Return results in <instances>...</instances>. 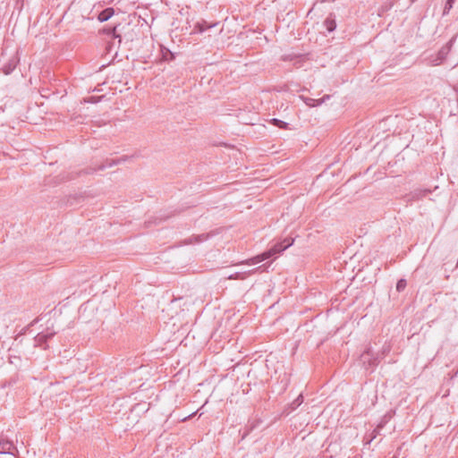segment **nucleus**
<instances>
[{
    "label": "nucleus",
    "instance_id": "16",
    "mask_svg": "<svg viewBox=\"0 0 458 458\" xmlns=\"http://www.w3.org/2000/svg\"><path fill=\"white\" fill-rule=\"evenodd\" d=\"M303 402V396L301 394H300L292 403H291V406H292V409L294 410L296 409L297 407H299Z\"/></svg>",
    "mask_w": 458,
    "mask_h": 458
},
{
    "label": "nucleus",
    "instance_id": "24",
    "mask_svg": "<svg viewBox=\"0 0 458 458\" xmlns=\"http://www.w3.org/2000/svg\"><path fill=\"white\" fill-rule=\"evenodd\" d=\"M392 458H396L395 456L392 457Z\"/></svg>",
    "mask_w": 458,
    "mask_h": 458
},
{
    "label": "nucleus",
    "instance_id": "15",
    "mask_svg": "<svg viewBox=\"0 0 458 458\" xmlns=\"http://www.w3.org/2000/svg\"><path fill=\"white\" fill-rule=\"evenodd\" d=\"M406 285H407L406 280L403 278H401L397 281L396 290L398 292H402L405 289Z\"/></svg>",
    "mask_w": 458,
    "mask_h": 458
},
{
    "label": "nucleus",
    "instance_id": "4",
    "mask_svg": "<svg viewBox=\"0 0 458 458\" xmlns=\"http://www.w3.org/2000/svg\"><path fill=\"white\" fill-rule=\"evenodd\" d=\"M0 454L18 456L19 452L14 444L8 439H0Z\"/></svg>",
    "mask_w": 458,
    "mask_h": 458
},
{
    "label": "nucleus",
    "instance_id": "5",
    "mask_svg": "<svg viewBox=\"0 0 458 458\" xmlns=\"http://www.w3.org/2000/svg\"><path fill=\"white\" fill-rule=\"evenodd\" d=\"M360 360L364 365L369 367H376L378 364V358H374V352L368 348L361 355Z\"/></svg>",
    "mask_w": 458,
    "mask_h": 458
},
{
    "label": "nucleus",
    "instance_id": "11",
    "mask_svg": "<svg viewBox=\"0 0 458 458\" xmlns=\"http://www.w3.org/2000/svg\"><path fill=\"white\" fill-rule=\"evenodd\" d=\"M161 54H162V58L165 61H172L174 59V54L172 53L168 48H166L165 47H161Z\"/></svg>",
    "mask_w": 458,
    "mask_h": 458
},
{
    "label": "nucleus",
    "instance_id": "19",
    "mask_svg": "<svg viewBox=\"0 0 458 458\" xmlns=\"http://www.w3.org/2000/svg\"><path fill=\"white\" fill-rule=\"evenodd\" d=\"M305 103L308 105V106H315L318 104H320V102H318V100L316 99H313V98H307L305 100Z\"/></svg>",
    "mask_w": 458,
    "mask_h": 458
},
{
    "label": "nucleus",
    "instance_id": "9",
    "mask_svg": "<svg viewBox=\"0 0 458 458\" xmlns=\"http://www.w3.org/2000/svg\"><path fill=\"white\" fill-rule=\"evenodd\" d=\"M453 40L454 38H452L449 42L441 47V49L438 51V59L444 60L446 57L451 50Z\"/></svg>",
    "mask_w": 458,
    "mask_h": 458
},
{
    "label": "nucleus",
    "instance_id": "10",
    "mask_svg": "<svg viewBox=\"0 0 458 458\" xmlns=\"http://www.w3.org/2000/svg\"><path fill=\"white\" fill-rule=\"evenodd\" d=\"M103 31L105 34H106L108 36H112L113 38H117L119 43L122 42L121 35L116 33V26L112 27V28H106L103 30Z\"/></svg>",
    "mask_w": 458,
    "mask_h": 458
},
{
    "label": "nucleus",
    "instance_id": "21",
    "mask_svg": "<svg viewBox=\"0 0 458 458\" xmlns=\"http://www.w3.org/2000/svg\"><path fill=\"white\" fill-rule=\"evenodd\" d=\"M374 358H378V362L380 361V360L383 359V358L380 357V352H377V353H374Z\"/></svg>",
    "mask_w": 458,
    "mask_h": 458
},
{
    "label": "nucleus",
    "instance_id": "8",
    "mask_svg": "<svg viewBox=\"0 0 458 458\" xmlns=\"http://www.w3.org/2000/svg\"><path fill=\"white\" fill-rule=\"evenodd\" d=\"M34 342L36 346H39L44 350L47 349L48 347L47 344L46 335L41 332L35 336Z\"/></svg>",
    "mask_w": 458,
    "mask_h": 458
},
{
    "label": "nucleus",
    "instance_id": "6",
    "mask_svg": "<svg viewBox=\"0 0 458 458\" xmlns=\"http://www.w3.org/2000/svg\"><path fill=\"white\" fill-rule=\"evenodd\" d=\"M18 64V58L16 56H13L8 60L7 63L4 64L2 67V71L5 75H9L16 67Z\"/></svg>",
    "mask_w": 458,
    "mask_h": 458
},
{
    "label": "nucleus",
    "instance_id": "3",
    "mask_svg": "<svg viewBox=\"0 0 458 458\" xmlns=\"http://www.w3.org/2000/svg\"><path fill=\"white\" fill-rule=\"evenodd\" d=\"M217 233L216 231H211L207 233H200L198 235H191L184 240H182L180 244L181 245H191V244H199L201 242H204L216 235Z\"/></svg>",
    "mask_w": 458,
    "mask_h": 458
},
{
    "label": "nucleus",
    "instance_id": "1",
    "mask_svg": "<svg viewBox=\"0 0 458 458\" xmlns=\"http://www.w3.org/2000/svg\"><path fill=\"white\" fill-rule=\"evenodd\" d=\"M293 242L294 240L293 238H285L282 242L275 243L270 249L263 253L246 260L245 263L248 265H255L265 259H270L292 246Z\"/></svg>",
    "mask_w": 458,
    "mask_h": 458
},
{
    "label": "nucleus",
    "instance_id": "12",
    "mask_svg": "<svg viewBox=\"0 0 458 458\" xmlns=\"http://www.w3.org/2000/svg\"><path fill=\"white\" fill-rule=\"evenodd\" d=\"M324 25L328 32L334 31L336 28L335 21L330 17H327L325 20Z\"/></svg>",
    "mask_w": 458,
    "mask_h": 458
},
{
    "label": "nucleus",
    "instance_id": "2",
    "mask_svg": "<svg viewBox=\"0 0 458 458\" xmlns=\"http://www.w3.org/2000/svg\"><path fill=\"white\" fill-rule=\"evenodd\" d=\"M120 162H121L120 159H118V160H112L110 162L107 161L106 164H102V165H98L97 168L89 167V168H87V169L72 172L69 174H67L66 176H64L63 180H73V179L79 177L81 174H94L97 171H102L106 167H111V166H113L114 165H117Z\"/></svg>",
    "mask_w": 458,
    "mask_h": 458
},
{
    "label": "nucleus",
    "instance_id": "18",
    "mask_svg": "<svg viewBox=\"0 0 458 458\" xmlns=\"http://www.w3.org/2000/svg\"><path fill=\"white\" fill-rule=\"evenodd\" d=\"M391 350V347L389 344H385L382 347V350L380 351V357L384 358Z\"/></svg>",
    "mask_w": 458,
    "mask_h": 458
},
{
    "label": "nucleus",
    "instance_id": "14",
    "mask_svg": "<svg viewBox=\"0 0 458 458\" xmlns=\"http://www.w3.org/2000/svg\"><path fill=\"white\" fill-rule=\"evenodd\" d=\"M454 3V0H446L445 7H444V11H443V15H446L449 13L450 10L453 8Z\"/></svg>",
    "mask_w": 458,
    "mask_h": 458
},
{
    "label": "nucleus",
    "instance_id": "7",
    "mask_svg": "<svg viewBox=\"0 0 458 458\" xmlns=\"http://www.w3.org/2000/svg\"><path fill=\"white\" fill-rule=\"evenodd\" d=\"M114 13V11L112 7H108L101 11L98 16V20L100 22H104L108 21Z\"/></svg>",
    "mask_w": 458,
    "mask_h": 458
},
{
    "label": "nucleus",
    "instance_id": "20",
    "mask_svg": "<svg viewBox=\"0 0 458 458\" xmlns=\"http://www.w3.org/2000/svg\"><path fill=\"white\" fill-rule=\"evenodd\" d=\"M206 21L198 22L195 26V28L198 30L199 32H203L206 30Z\"/></svg>",
    "mask_w": 458,
    "mask_h": 458
},
{
    "label": "nucleus",
    "instance_id": "22",
    "mask_svg": "<svg viewBox=\"0 0 458 458\" xmlns=\"http://www.w3.org/2000/svg\"><path fill=\"white\" fill-rule=\"evenodd\" d=\"M229 278H235V279H239V278H241V277H240V276H238V274H236V276H235L234 277L230 276Z\"/></svg>",
    "mask_w": 458,
    "mask_h": 458
},
{
    "label": "nucleus",
    "instance_id": "23",
    "mask_svg": "<svg viewBox=\"0 0 458 458\" xmlns=\"http://www.w3.org/2000/svg\"><path fill=\"white\" fill-rule=\"evenodd\" d=\"M428 192H429V191L425 190V191H423V195L425 196V195H427Z\"/></svg>",
    "mask_w": 458,
    "mask_h": 458
},
{
    "label": "nucleus",
    "instance_id": "13",
    "mask_svg": "<svg viewBox=\"0 0 458 458\" xmlns=\"http://www.w3.org/2000/svg\"><path fill=\"white\" fill-rule=\"evenodd\" d=\"M270 123L273 125H275L280 129H288V126H289V124L287 123L281 121L279 119H276V118L271 119Z\"/></svg>",
    "mask_w": 458,
    "mask_h": 458
},
{
    "label": "nucleus",
    "instance_id": "17",
    "mask_svg": "<svg viewBox=\"0 0 458 458\" xmlns=\"http://www.w3.org/2000/svg\"><path fill=\"white\" fill-rule=\"evenodd\" d=\"M41 333H42V334H44V335H46V340H47V342L48 340L52 339V338L55 335V334H56V332H55V331H54V330H52V329H50V328H47V330H46V331H43V332H41Z\"/></svg>",
    "mask_w": 458,
    "mask_h": 458
}]
</instances>
